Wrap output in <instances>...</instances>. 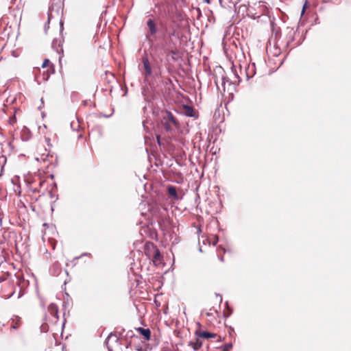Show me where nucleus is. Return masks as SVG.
<instances>
[{"mask_svg":"<svg viewBox=\"0 0 351 351\" xmlns=\"http://www.w3.org/2000/svg\"><path fill=\"white\" fill-rule=\"evenodd\" d=\"M45 320L46 322V325H48L49 324H54L58 322V308L56 304L51 303L48 306L47 311L45 315Z\"/></svg>","mask_w":351,"mask_h":351,"instance_id":"obj_1","label":"nucleus"},{"mask_svg":"<svg viewBox=\"0 0 351 351\" xmlns=\"http://www.w3.org/2000/svg\"><path fill=\"white\" fill-rule=\"evenodd\" d=\"M146 254L149 257L153 256V261L154 263H160L162 259V256L159 250L153 243H147L145 245Z\"/></svg>","mask_w":351,"mask_h":351,"instance_id":"obj_2","label":"nucleus"},{"mask_svg":"<svg viewBox=\"0 0 351 351\" xmlns=\"http://www.w3.org/2000/svg\"><path fill=\"white\" fill-rule=\"evenodd\" d=\"M147 26L149 29V31L146 34L147 37H149V36H154L157 33L156 25L152 19H149L147 20Z\"/></svg>","mask_w":351,"mask_h":351,"instance_id":"obj_3","label":"nucleus"},{"mask_svg":"<svg viewBox=\"0 0 351 351\" xmlns=\"http://www.w3.org/2000/svg\"><path fill=\"white\" fill-rule=\"evenodd\" d=\"M142 62H143V67H144V69L145 71V77L152 76V67H151V65H150V63H149V61L147 57H143L142 59Z\"/></svg>","mask_w":351,"mask_h":351,"instance_id":"obj_4","label":"nucleus"},{"mask_svg":"<svg viewBox=\"0 0 351 351\" xmlns=\"http://www.w3.org/2000/svg\"><path fill=\"white\" fill-rule=\"evenodd\" d=\"M10 326L13 329H18L22 325L21 318L17 315H14L10 320Z\"/></svg>","mask_w":351,"mask_h":351,"instance_id":"obj_5","label":"nucleus"},{"mask_svg":"<svg viewBox=\"0 0 351 351\" xmlns=\"http://www.w3.org/2000/svg\"><path fill=\"white\" fill-rule=\"evenodd\" d=\"M136 330L143 337L145 340L148 341L150 339L151 331L149 328H143L139 327L136 328Z\"/></svg>","mask_w":351,"mask_h":351,"instance_id":"obj_6","label":"nucleus"},{"mask_svg":"<svg viewBox=\"0 0 351 351\" xmlns=\"http://www.w3.org/2000/svg\"><path fill=\"white\" fill-rule=\"evenodd\" d=\"M61 43V40L58 38H54L52 41V48L58 53L63 51Z\"/></svg>","mask_w":351,"mask_h":351,"instance_id":"obj_7","label":"nucleus"},{"mask_svg":"<svg viewBox=\"0 0 351 351\" xmlns=\"http://www.w3.org/2000/svg\"><path fill=\"white\" fill-rule=\"evenodd\" d=\"M110 339H114V341L117 343L119 340L118 337L115 334L110 333L106 340V343L108 348V351H112V347L109 345V341Z\"/></svg>","mask_w":351,"mask_h":351,"instance_id":"obj_8","label":"nucleus"},{"mask_svg":"<svg viewBox=\"0 0 351 351\" xmlns=\"http://www.w3.org/2000/svg\"><path fill=\"white\" fill-rule=\"evenodd\" d=\"M168 193L171 197H172L174 199H178V196L177 194V191L175 186H169L168 187Z\"/></svg>","mask_w":351,"mask_h":351,"instance_id":"obj_9","label":"nucleus"},{"mask_svg":"<svg viewBox=\"0 0 351 351\" xmlns=\"http://www.w3.org/2000/svg\"><path fill=\"white\" fill-rule=\"evenodd\" d=\"M184 113L186 116L190 117H194L195 115V112L193 108L189 106H184Z\"/></svg>","mask_w":351,"mask_h":351,"instance_id":"obj_10","label":"nucleus"},{"mask_svg":"<svg viewBox=\"0 0 351 351\" xmlns=\"http://www.w3.org/2000/svg\"><path fill=\"white\" fill-rule=\"evenodd\" d=\"M189 345L195 351H197L202 347V343L199 339H196L195 341H191Z\"/></svg>","mask_w":351,"mask_h":351,"instance_id":"obj_11","label":"nucleus"},{"mask_svg":"<svg viewBox=\"0 0 351 351\" xmlns=\"http://www.w3.org/2000/svg\"><path fill=\"white\" fill-rule=\"evenodd\" d=\"M165 50L172 55L178 54V50L174 44H169Z\"/></svg>","mask_w":351,"mask_h":351,"instance_id":"obj_12","label":"nucleus"},{"mask_svg":"<svg viewBox=\"0 0 351 351\" xmlns=\"http://www.w3.org/2000/svg\"><path fill=\"white\" fill-rule=\"evenodd\" d=\"M198 337L206 339L213 338L215 337V334L210 333L206 331H201L198 333Z\"/></svg>","mask_w":351,"mask_h":351,"instance_id":"obj_13","label":"nucleus"},{"mask_svg":"<svg viewBox=\"0 0 351 351\" xmlns=\"http://www.w3.org/2000/svg\"><path fill=\"white\" fill-rule=\"evenodd\" d=\"M167 119L170 121L171 122L173 125H177L178 123V121L176 120V119L174 117V116L173 115V114L170 112H167Z\"/></svg>","mask_w":351,"mask_h":351,"instance_id":"obj_14","label":"nucleus"},{"mask_svg":"<svg viewBox=\"0 0 351 351\" xmlns=\"http://www.w3.org/2000/svg\"><path fill=\"white\" fill-rule=\"evenodd\" d=\"M232 348V344L231 343H226L224 345V346L223 348V351H230V350H231Z\"/></svg>","mask_w":351,"mask_h":351,"instance_id":"obj_15","label":"nucleus"},{"mask_svg":"<svg viewBox=\"0 0 351 351\" xmlns=\"http://www.w3.org/2000/svg\"><path fill=\"white\" fill-rule=\"evenodd\" d=\"M49 63H50V61H49L48 59H45V60L43 61V64H42V68H43V69L46 68L47 66H48V65L49 64Z\"/></svg>","mask_w":351,"mask_h":351,"instance_id":"obj_16","label":"nucleus"},{"mask_svg":"<svg viewBox=\"0 0 351 351\" xmlns=\"http://www.w3.org/2000/svg\"><path fill=\"white\" fill-rule=\"evenodd\" d=\"M308 5V1H305V3H304V5H303V8H302V12H301V14H302V15H303V14H304V12H305V10H306V8H307Z\"/></svg>","mask_w":351,"mask_h":351,"instance_id":"obj_17","label":"nucleus"},{"mask_svg":"<svg viewBox=\"0 0 351 351\" xmlns=\"http://www.w3.org/2000/svg\"><path fill=\"white\" fill-rule=\"evenodd\" d=\"M164 128L165 129L166 131L171 130V127L170 126V125L168 123H164Z\"/></svg>","mask_w":351,"mask_h":351,"instance_id":"obj_18","label":"nucleus"},{"mask_svg":"<svg viewBox=\"0 0 351 351\" xmlns=\"http://www.w3.org/2000/svg\"><path fill=\"white\" fill-rule=\"evenodd\" d=\"M217 241H218V238H217V237L215 236L214 237V240L212 242L213 245H215L217 244Z\"/></svg>","mask_w":351,"mask_h":351,"instance_id":"obj_19","label":"nucleus"},{"mask_svg":"<svg viewBox=\"0 0 351 351\" xmlns=\"http://www.w3.org/2000/svg\"><path fill=\"white\" fill-rule=\"evenodd\" d=\"M45 141H47L49 146H51V144L50 143V139L49 138H45Z\"/></svg>","mask_w":351,"mask_h":351,"instance_id":"obj_20","label":"nucleus"},{"mask_svg":"<svg viewBox=\"0 0 351 351\" xmlns=\"http://www.w3.org/2000/svg\"><path fill=\"white\" fill-rule=\"evenodd\" d=\"M221 85H222L223 86H224V85H225V84H226L225 79L222 77V78L221 79Z\"/></svg>","mask_w":351,"mask_h":351,"instance_id":"obj_21","label":"nucleus"},{"mask_svg":"<svg viewBox=\"0 0 351 351\" xmlns=\"http://www.w3.org/2000/svg\"><path fill=\"white\" fill-rule=\"evenodd\" d=\"M14 122H15V119H14V118H13V119H10V123L11 124H13Z\"/></svg>","mask_w":351,"mask_h":351,"instance_id":"obj_22","label":"nucleus"},{"mask_svg":"<svg viewBox=\"0 0 351 351\" xmlns=\"http://www.w3.org/2000/svg\"><path fill=\"white\" fill-rule=\"evenodd\" d=\"M22 138H23V140H25V141L28 140V137H25L24 134L22 136Z\"/></svg>","mask_w":351,"mask_h":351,"instance_id":"obj_23","label":"nucleus"},{"mask_svg":"<svg viewBox=\"0 0 351 351\" xmlns=\"http://www.w3.org/2000/svg\"><path fill=\"white\" fill-rule=\"evenodd\" d=\"M219 258L221 261H223V256H219Z\"/></svg>","mask_w":351,"mask_h":351,"instance_id":"obj_24","label":"nucleus"},{"mask_svg":"<svg viewBox=\"0 0 351 351\" xmlns=\"http://www.w3.org/2000/svg\"><path fill=\"white\" fill-rule=\"evenodd\" d=\"M157 140H158V143L160 144V136H157Z\"/></svg>","mask_w":351,"mask_h":351,"instance_id":"obj_25","label":"nucleus"},{"mask_svg":"<svg viewBox=\"0 0 351 351\" xmlns=\"http://www.w3.org/2000/svg\"><path fill=\"white\" fill-rule=\"evenodd\" d=\"M174 35V33H171L170 35H169V38L171 39V36Z\"/></svg>","mask_w":351,"mask_h":351,"instance_id":"obj_26","label":"nucleus"},{"mask_svg":"<svg viewBox=\"0 0 351 351\" xmlns=\"http://www.w3.org/2000/svg\"><path fill=\"white\" fill-rule=\"evenodd\" d=\"M215 83H216V85H217V88H219V85H218V82H217V81H216V82H215Z\"/></svg>","mask_w":351,"mask_h":351,"instance_id":"obj_27","label":"nucleus"},{"mask_svg":"<svg viewBox=\"0 0 351 351\" xmlns=\"http://www.w3.org/2000/svg\"><path fill=\"white\" fill-rule=\"evenodd\" d=\"M48 77H49V75H47V76L46 77H45L44 79H45V80H47V79H48Z\"/></svg>","mask_w":351,"mask_h":351,"instance_id":"obj_28","label":"nucleus"},{"mask_svg":"<svg viewBox=\"0 0 351 351\" xmlns=\"http://www.w3.org/2000/svg\"><path fill=\"white\" fill-rule=\"evenodd\" d=\"M247 78H249V77H250L248 73H247Z\"/></svg>","mask_w":351,"mask_h":351,"instance_id":"obj_29","label":"nucleus"}]
</instances>
